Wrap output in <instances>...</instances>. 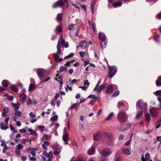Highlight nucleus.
Listing matches in <instances>:
<instances>
[{
    "instance_id": "obj_27",
    "label": "nucleus",
    "mask_w": 161,
    "mask_h": 161,
    "mask_svg": "<svg viewBox=\"0 0 161 161\" xmlns=\"http://www.w3.org/2000/svg\"><path fill=\"white\" fill-rule=\"evenodd\" d=\"M62 14L61 13H58L57 16V19L58 22H59L62 20Z\"/></svg>"
},
{
    "instance_id": "obj_3",
    "label": "nucleus",
    "mask_w": 161,
    "mask_h": 161,
    "mask_svg": "<svg viewBox=\"0 0 161 161\" xmlns=\"http://www.w3.org/2000/svg\"><path fill=\"white\" fill-rule=\"evenodd\" d=\"M136 105L139 108L142 110H147V104L143 102V100L141 99L138 101L136 103Z\"/></svg>"
},
{
    "instance_id": "obj_43",
    "label": "nucleus",
    "mask_w": 161,
    "mask_h": 161,
    "mask_svg": "<svg viewBox=\"0 0 161 161\" xmlns=\"http://www.w3.org/2000/svg\"><path fill=\"white\" fill-rule=\"evenodd\" d=\"M153 94L156 96L159 95L161 96V90L156 91L155 92L153 93Z\"/></svg>"
},
{
    "instance_id": "obj_47",
    "label": "nucleus",
    "mask_w": 161,
    "mask_h": 161,
    "mask_svg": "<svg viewBox=\"0 0 161 161\" xmlns=\"http://www.w3.org/2000/svg\"><path fill=\"white\" fill-rule=\"evenodd\" d=\"M79 103H74L71 106V108L72 109H73L75 108L77 106L79 105Z\"/></svg>"
},
{
    "instance_id": "obj_48",
    "label": "nucleus",
    "mask_w": 161,
    "mask_h": 161,
    "mask_svg": "<svg viewBox=\"0 0 161 161\" xmlns=\"http://www.w3.org/2000/svg\"><path fill=\"white\" fill-rule=\"evenodd\" d=\"M74 55V53H71L70 54H69V55H67V56H66L64 58V59H67L68 58H71V57H73Z\"/></svg>"
},
{
    "instance_id": "obj_51",
    "label": "nucleus",
    "mask_w": 161,
    "mask_h": 161,
    "mask_svg": "<svg viewBox=\"0 0 161 161\" xmlns=\"http://www.w3.org/2000/svg\"><path fill=\"white\" fill-rule=\"evenodd\" d=\"M15 152L17 155L19 156H20V150L16 148L15 149Z\"/></svg>"
},
{
    "instance_id": "obj_31",
    "label": "nucleus",
    "mask_w": 161,
    "mask_h": 161,
    "mask_svg": "<svg viewBox=\"0 0 161 161\" xmlns=\"http://www.w3.org/2000/svg\"><path fill=\"white\" fill-rule=\"evenodd\" d=\"M11 88L12 91L15 92H18V89L14 85H12L11 86Z\"/></svg>"
},
{
    "instance_id": "obj_59",
    "label": "nucleus",
    "mask_w": 161,
    "mask_h": 161,
    "mask_svg": "<svg viewBox=\"0 0 161 161\" xmlns=\"http://www.w3.org/2000/svg\"><path fill=\"white\" fill-rule=\"evenodd\" d=\"M0 142L2 143L1 144V146H4V144H6L5 143V141L4 140H2V139L0 141Z\"/></svg>"
},
{
    "instance_id": "obj_60",
    "label": "nucleus",
    "mask_w": 161,
    "mask_h": 161,
    "mask_svg": "<svg viewBox=\"0 0 161 161\" xmlns=\"http://www.w3.org/2000/svg\"><path fill=\"white\" fill-rule=\"evenodd\" d=\"M156 18L158 19H161V12L157 14L156 16Z\"/></svg>"
},
{
    "instance_id": "obj_52",
    "label": "nucleus",
    "mask_w": 161,
    "mask_h": 161,
    "mask_svg": "<svg viewBox=\"0 0 161 161\" xmlns=\"http://www.w3.org/2000/svg\"><path fill=\"white\" fill-rule=\"evenodd\" d=\"M156 84L158 86H161V81H160L157 80L156 81Z\"/></svg>"
},
{
    "instance_id": "obj_19",
    "label": "nucleus",
    "mask_w": 161,
    "mask_h": 161,
    "mask_svg": "<svg viewBox=\"0 0 161 161\" xmlns=\"http://www.w3.org/2000/svg\"><path fill=\"white\" fill-rule=\"evenodd\" d=\"M107 39H105V40H102L100 42V45L101 48L102 49L105 48L107 45Z\"/></svg>"
},
{
    "instance_id": "obj_56",
    "label": "nucleus",
    "mask_w": 161,
    "mask_h": 161,
    "mask_svg": "<svg viewBox=\"0 0 161 161\" xmlns=\"http://www.w3.org/2000/svg\"><path fill=\"white\" fill-rule=\"evenodd\" d=\"M38 127L39 130H41L42 132L44 130V128L45 126H38Z\"/></svg>"
},
{
    "instance_id": "obj_64",
    "label": "nucleus",
    "mask_w": 161,
    "mask_h": 161,
    "mask_svg": "<svg viewBox=\"0 0 161 161\" xmlns=\"http://www.w3.org/2000/svg\"><path fill=\"white\" fill-rule=\"evenodd\" d=\"M8 100L10 101H12L14 99L13 96H9L8 97Z\"/></svg>"
},
{
    "instance_id": "obj_35",
    "label": "nucleus",
    "mask_w": 161,
    "mask_h": 161,
    "mask_svg": "<svg viewBox=\"0 0 161 161\" xmlns=\"http://www.w3.org/2000/svg\"><path fill=\"white\" fill-rule=\"evenodd\" d=\"M56 80L59 82L61 86L63 85V82L62 81V78L61 77L58 76L57 78H56Z\"/></svg>"
},
{
    "instance_id": "obj_18",
    "label": "nucleus",
    "mask_w": 161,
    "mask_h": 161,
    "mask_svg": "<svg viewBox=\"0 0 161 161\" xmlns=\"http://www.w3.org/2000/svg\"><path fill=\"white\" fill-rule=\"evenodd\" d=\"M68 67L67 66H61L57 73H60L66 71Z\"/></svg>"
},
{
    "instance_id": "obj_2",
    "label": "nucleus",
    "mask_w": 161,
    "mask_h": 161,
    "mask_svg": "<svg viewBox=\"0 0 161 161\" xmlns=\"http://www.w3.org/2000/svg\"><path fill=\"white\" fill-rule=\"evenodd\" d=\"M117 70L116 66H113L110 67L109 69V77L110 78H112L116 74Z\"/></svg>"
},
{
    "instance_id": "obj_36",
    "label": "nucleus",
    "mask_w": 161,
    "mask_h": 161,
    "mask_svg": "<svg viewBox=\"0 0 161 161\" xmlns=\"http://www.w3.org/2000/svg\"><path fill=\"white\" fill-rule=\"evenodd\" d=\"M114 113L113 112H111L108 115L106 119H105L106 120H108L110 119L114 115Z\"/></svg>"
},
{
    "instance_id": "obj_10",
    "label": "nucleus",
    "mask_w": 161,
    "mask_h": 161,
    "mask_svg": "<svg viewBox=\"0 0 161 161\" xmlns=\"http://www.w3.org/2000/svg\"><path fill=\"white\" fill-rule=\"evenodd\" d=\"M61 41V45L64 46L65 48L68 47H69L68 43L67 42H65V40L63 39V36H61L60 37L59 41Z\"/></svg>"
},
{
    "instance_id": "obj_26",
    "label": "nucleus",
    "mask_w": 161,
    "mask_h": 161,
    "mask_svg": "<svg viewBox=\"0 0 161 161\" xmlns=\"http://www.w3.org/2000/svg\"><path fill=\"white\" fill-rule=\"evenodd\" d=\"M145 117L146 120L148 122V124H149L150 120V116L148 113H147L145 115Z\"/></svg>"
},
{
    "instance_id": "obj_20",
    "label": "nucleus",
    "mask_w": 161,
    "mask_h": 161,
    "mask_svg": "<svg viewBox=\"0 0 161 161\" xmlns=\"http://www.w3.org/2000/svg\"><path fill=\"white\" fill-rule=\"evenodd\" d=\"M50 145L49 143L47 141H44L42 145V147L43 149L47 150V146Z\"/></svg>"
},
{
    "instance_id": "obj_50",
    "label": "nucleus",
    "mask_w": 161,
    "mask_h": 161,
    "mask_svg": "<svg viewBox=\"0 0 161 161\" xmlns=\"http://www.w3.org/2000/svg\"><path fill=\"white\" fill-rule=\"evenodd\" d=\"M29 115L30 117L31 118H35L36 116V114H34V113L33 112H31L29 113Z\"/></svg>"
},
{
    "instance_id": "obj_32",
    "label": "nucleus",
    "mask_w": 161,
    "mask_h": 161,
    "mask_svg": "<svg viewBox=\"0 0 161 161\" xmlns=\"http://www.w3.org/2000/svg\"><path fill=\"white\" fill-rule=\"evenodd\" d=\"M26 95L24 93H22L20 96L19 97L20 98V100L21 101H24L26 97Z\"/></svg>"
},
{
    "instance_id": "obj_7",
    "label": "nucleus",
    "mask_w": 161,
    "mask_h": 161,
    "mask_svg": "<svg viewBox=\"0 0 161 161\" xmlns=\"http://www.w3.org/2000/svg\"><path fill=\"white\" fill-rule=\"evenodd\" d=\"M111 153V151L108 148H104L102 151L101 155L106 156H109Z\"/></svg>"
},
{
    "instance_id": "obj_61",
    "label": "nucleus",
    "mask_w": 161,
    "mask_h": 161,
    "mask_svg": "<svg viewBox=\"0 0 161 161\" xmlns=\"http://www.w3.org/2000/svg\"><path fill=\"white\" fill-rule=\"evenodd\" d=\"M29 142V140L27 139H23L21 141V142L23 144H25L26 142Z\"/></svg>"
},
{
    "instance_id": "obj_15",
    "label": "nucleus",
    "mask_w": 161,
    "mask_h": 161,
    "mask_svg": "<svg viewBox=\"0 0 161 161\" xmlns=\"http://www.w3.org/2000/svg\"><path fill=\"white\" fill-rule=\"evenodd\" d=\"M62 138L63 141L64 142V144L65 145L68 144V134H64L62 136Z\"/></svg>"
},
{
    "instance_id": "obj_39",
    "label": "nucleus",
    "mask_w": 161,
    "mask_h": 161,
    "mask_svg": "<svg viewBox=\"0 0 161 161\" xmlns=\"http://www.w3.org/2000/svg\"><path fill=\"white\" fill-rule=\"evenodd\" d=\"M27 105L29 106L30 105H31L33 104V102L32 101L31 98H29L26 102Z\"/></svg>"
},
{
    "instance_id": "obj_55",
    "label": "nucleus",
    "mask_w": 161,
    "mask_h": 161,
    "mask_svg": "<svg viewBox=\"0 0 161 161\" xmlns=\"http://www.w3.org/2000/svg\"><path fill=\"white\" fill-rule=\"evenodd\" d=\"M159 35H158L155 36L154 38V40L156 42H159Z\"/></svg>"
},
{
    "instance_id": "obj_16",
    "label": "nucleus",
    "mask_w": 161,
    "mask_h": 161,
    "mask_svg": "<svg viewBox=\"0 0 161 161\" xmlns=\"http://www.w3.org/2000/svg\"><path fill=\"white\" fill-rule=\"evenodd\" d=\"M95 151V148L94 146H92L87 151V153L88 155H91L93 154Z\"/></svg>"
},
{
    "instance_id": "obj_34",
    "label": "nucleus",
    "mask_w": 161,
    "mask_h": 161,
    "mask_svg": "<svg viewBox=\"0 0 161 161\" xmlns=\"http://www.w3.org/2000/svg\"><path fill=\"white\" fill-rule=\"evenodd\" d=\"M55 31L57 32L61 33L62 31V29L61 26H57L55 29Z\"/></svg>"
},
{
    "instance_id": "obj_58",
    "label": "nucleus",
    "mask_w": 161,
    "mask_h": 161,
    "mask_svg": "<svg viewBox=\"0 0 161 161\" xmlns=\"http://www.w3.org/2000/svg\"><path fill=\"white\" fill-rule=\"evenodd\" d=\"M26 129H27V127H26L25 128H23L19 130V131L20 132L25 133L26 132Z\"/></svg>"
},
{
    "instance_id": "obj_11",
    "label": "nucleus",
    "mask_w": 161,
    "mask_h": 161,
    "mask_svg": "<svg viewBox=\"0 0 161 161\" xmlns=\"http://www.w3.org/2000/svg\"><path fill=\"white\" fill-rule=\"evenodd\" d=\"M101 133L100 132H98L93 135V140L96 141L99 140L101 138Z\"/></svg>"
},
{
    "instance_id": "obj_33",
    "label": "nucleus",
    "mask_w": 161,
    "mask_h": 161,
    "mask_svg": "<svg viewBox=\"0 0 161 161\" xmlns=\"http://www.w3.org/2000/svg\"><path fill=\"white\" fill-rule=\"evenodd\" d=\"M48 155V159L47 161H51V159L53 158V155L52 151H50Z\"/></svg>"
},
{
    "instance_id": "obj_49",
    "label": "nucleus",
    "mask_w": 161,
    "mask_h": 161,
    "mask_svg": "<svg viewBox=\"0 0 161 161\" xmlns=\"http://www.w3.org/2000/svg\"><path fill=\"white\" fill-rule=\"evenodd\" d=\"M4 148L3 150V153H6V150L8 149V147L6 144H4V146H3Z\"/></svg>"
},
{
    "instance_id": "obj_54",
    "label": "nucleus",
    "mask_w": 161,
    "mask_h": 161,
    "mask_svg": "<svg viewBox=\"0 0 161 161\" xmlns=\"http://www.w3.org/2000/svg\"><path fill=\"white\" fill-rule=\"evenodd\" d=\"M9 117H8L7 118H6L4 120V123L5 125H7L8 123V121L9 119Z\"/></svg>"
},
{
    "instance_id": "obj_24",
    "label": "nucleus",
    "mask_w": 161,
    "mask_h": 161,
    "mask_svg": "<svg viewBox=\"0 0 161 161\" xmlns=\"http://www.w3.org/2000/svg\"><path fill=\"white\" fill-rule=\"evenodd\" d=\"M123 152L125 154L130 155L131 153V151L130 149L125 148L123 149Z\"/></svg>"
},
{
    "instance_id": "obj_29",
    "label": "nucleus",
    "mask_w": 161,
    "mask_h": 161,
    "mask_svg": "<svg viewBox=\"0 0 161 161\" xmlns=\"http://www.w3.org/2000/svg\"><path fill=\"white\" fill-rule=\"evenodd\" d=\"M13 106L14 108V110H18L20 106V104L18 102L17 103H12Z\"/></svg>"
},
{
    "instance_id": "obj_4",
    "label": "nucleus",
    "mask_w": 161,
    "mask_h": 161,
    "mask_svg": "<svg viewBox=\"0 0 161 161\" xmlns=\"http://www.w3.org/2000/svg\"><path fill=\"white\" fill-rule=\"evenodd\" d=\"M158 108L153 107L150 110V112L152 117H155L158 115Z\"/></svg>"
},
{
    "instance_id": "obj_5",
    "label": "nucleus",
    "mask_w": 161,
    "mask_h": 161,
    "mask_svg": "<svg viewBox=\"0 0 161 161\" xmlns=\"http://www.w3.org/2000/svg\"><path fill=\"white\" fill-rule=\"evenodd\" d=\"M105 87V86L104 84H101L100 85L96 86L94 87L93 91H96L97 93H100L101 92L102 90L104 89Z\"/></svg>"
},
{
    "instance_id": "obj_17",
    "label": "nucleus",
    "mask_w": 161,
    "mask_h": 161,
    "mask_svg": "<svg viewBox=\"0 0 161 161\" xmlns=\"http://www.w3.org/2000/svg\"><path fill=\"white\" fill-rule=\"evenodd\" d=\"M98 36L100 40L102 41L105 40V39H107L105 34L103 33L99 32L98 34Z\"/></svg>"
},
{
    "instance_id": "obj_6",
    "label": "nucleus",
    "mask_w": 161,
    "mask_h": 161,
    "mask_svg": "<svg viewBox=\"0 0 161 161\" xmlns=\"http://www.w3.org/2000/svg\"><path fill=\"white\" fill-rule=\"evenodd\" d=\"M87 98H91L92 99L90 102V103H95L99 99H100V97H97L96 95H89Z\"/></svg>"
},
{
    "instance_id": "obj_28",
    "label": "nucleus",
    "mask_w": 161,
    "mask_h": 161,
    "mask_svg": "<svg viewBox=\"0 0 161 161\" xmlns=\"http://www.w3.org/2000/svg\"><path fill=\"white\" fill-rule=\"evenodd\" d=\"M60 41H58L57 46V53L59 54H61V49L60 48Z\"/></svg>"
},
{
    "instance_id": "obj_23",
    "label": "nucleus",
    "mask_w": 161,
    "mask_h": 161,
    "mask_svg": "<svg viewBox=\"0 0 161 161\" xmlns=\"http://www.w3.org/2000/svg\"><path fill=\"white\" fill-rule=\"evenodd\" d=\"M2 84L5 87H7L8 86V82L7 80H4L2 81Z\"/></svg>"
},
{
    "instance_id": "obj_62",
    "label": "nucleus",
    "mask_w": 161,
    "mask_h": 161,
    "mask_svg": "<svg viewBox=\"0 0 161 161\" xmlns=\"http://www.w3.org/2000/svg\"><path fill=\"white\" fill-rule=\"evenodd\" d=\"M79 53L81 58H83L85 54V52H83L82 51L80 52Z\"/></svg>"
},
{
    "instance_id": "obj_41",
    "label": "nucleus",
    "mask_w": 161,
    "mask_h": 161,
    "mask_svg": "<svg viewBox=\"0 0 161 161\" xmlns=\"http://www.w3.org/2000/svg\"><path fill=\"white\" fill-rule=\"evenodd\" d=\"M59 56L58 55L57 53H54L53 54V57L55 61L56 62H57L58 61V58Z\"/></svg>"
},
{
    "instance_id": "obj_12",
    "label": "nucleus",
    "mask_w": 161,
    "mask_h": 161,
    "mask_svg": "<svg viewBox=\"0 0 161 161\" xmlns=\"http://www.w3.org/2000/svg\"><path fill=\"white\" fill-rule=\"evenodd\" d=\"M87 45V42L85 40L81 41L80 42V47L82 49L86 48Z\"/></svg>"
},
{
    "instance_id": "obj_1",
    "label": "nucleus",
    "mask_w": 161,
    "mask_h": 161,
    "mask_svg": "<svg viewBox=\"0 0 161 161\" xmlns=\"http://www.w3.org/2000/svg\"><path fill=\"white\" fill-rule=\"evenodd\" d=\"M128 118V115L123 112H119L117 114V118L121 122H126Z\"/></svg>"
},
{
    "instance_id": "obj_46",
    "label": "nucleus",
    "mask_w": 161,
    "mask_h": 161,
    "mask_svg": "<svg viewBox=\"0 0 161 161\" xmlns=\"http://www.w3.org/2000/svg\"><path fill=\"white\" fill-rule=\"evenodd\" d=\"M119 93V90H117L114 93L113 95H112V96L113 97H115L117 96Z\"/></svg>"
},
{
    "instance_id": "obj_22",
    "label": "nucleus",
    "mask_w": 161,
    "mask_h": 161,
    "mask_svg": "<svg viewBox=\"0 0 161 161\" xmlns=\"http://www.w3.org/2000/svg\"><path fill=\"white\" fill-rule=\"evenodd\" d=\"M0 128L2 130H6L8 128V127L7 125H4L3 122H2L0 124Z\"/></svg>"
},
{
    "instance_id": "obj_21",
    "label": "nucleus",
    "mask_w": 161,
    "mask_h": 161,
    "mask_svg": "<svg viewBox=\"0 0 161 161\" xmlns=\"http://www.w3.org/2000/svg\"><path fill=\"white\" fill-rule=\"evenodd\" d=\"M122 5V3L120 1H119L114 3L112 4V6L114 8H116L118 7L121 6Z\"/></svg>"
},
{
    "instance_id": "obj_13",
    "label": "nucleus",
    "mask_w": 161,
    "mask_h": 161,
    "mask_svg": "<svg viewBox=\"0 0 161 161\" xmlns=\"http://www.w3.org/2000/svg\"><path fill=\"white\" fill-rule=\"evenodd\" d=\"M113 86L110 85L108 86L106 90V94H109L113 92Z\"/></svg>"
},
{
    "instance_id": "obj_44",
    "label": "nucleus",
    "mask_w": 161,
    "mask_h": 161,
    "mask_svg": "<svg viewBox=\"0 0 161 161\" xmlns=\"http://www.w3.org/2000/svg\"><path fill=\"white\" fill-rule=\"evenodd\" d=\"M92 28L93 31L95 32V33H97V31H96V28H95V27H96V24H95V22H93L92 23Z\"/></svg>"
},
{
    "instance_id": "obj_38",
    "label": "nucleus",
    "mask_w": 161,
    "mask_h": 161,
    "mask_svg": "<svg viewBox=\"0 0 161 161\" xmlns=\"http://www.w3.org/2000/svg\"><path fill=\"white\" fill-rule=\"evenodd\" d=\"M15 116H17L19 117H21V113L20 111L18 110H15Z\"/></svg>"
},
{
    "instance_id": "obj_45",
    "label": "nucleus",
    "mask_w": 161,
    "mask_h": 161,
    "mask_svg": "<svg viewBox=\"0 0 161 161\" xmlns=\"http://www.w3.org/2000/svg\"><path fill=\"white\" fill-rule=\"evenodd\" d=\"M96 3V0H92V3L91 5V8H95V6Z\"/></svg>"
},
{
    "instance_id": "obj_30",
    "label": "nucleus",
    "mask_w": 161,
    "mask_h": 161,
    "mask_svg": "<svg viewBox=\"0 0 161 161\" xmlns=\"http://www.w3.org/2000/svg\"><path fill=\"white\" fill-rule=\"evenodd\" d=\"M143 110H142L141 111H138L136 114V115L135 117V118L136 119H138L139 118H140L141 116L143 114Z\"/></svg>"
},
{
    "instance_id": "obj_63",
    "label": "nucleus",
    "mask_w": 161,
    "mask_h": 161,
    "mask_svg": "<svg viewBox=\"0 0 161 161\" xmlns=\"http://www.w3.org/2000/svg\"><path fill=\"white\" fill-rule=\"evenodd\" d=\"M81 8H83L85 11L86 12L87 11V8L85 5L83 4L81 6Z\"/></svg>"
},
{
    "instance_id": "obj_53",
    "label": "nucleus",
    "mask_w": 161,
    "mask_h": 161,
    "mask_svg": "<svg viewBox=\"0 0 161 161\" xmlns=\"http://www.w3.org/2000/svg\"><path fill=\"white\" fill-rule=\"evenodd\" d=\"M124 106V103L121 102H119L118 103V106L119 108H120L122 107H123Z\"/></svg>"
},
{
    "instance_id": "obj_25",
    "label": "nucleus",
    "mask_w": 161,
    "mask_h": 161,
    "mask_svg": "<svg viewBox=\"0 0 161 161\" xmlns=\"http://www.w3.org/2000/svg\"><path fill=\"white\" fill-rule=\"evenodd\" d=\"M125 125L127 127L126 128L123 129L122 128V127H121L120 128L119 130L121 131H125L129 129L131 127V125L130 124H126Z\"/></svg>"
},
{
    "instance_id": "obj_57",
    "label": "nucleus",
    "mask_w": 161,
    "mask_h": 161,
    "mask_svg": "<svg viewBox=\"0 0 161 161\" xmlns=\"http://www.w3.org/2000/svg\"><path fill=\"white\" fill-rule=\"evenodd\" d=\"M8 108L7 107H5L3 110V112L8 113Z\"/></svg>"
},
{
    "instance_id": "obj_42",
    "label": "nucleus",
    "mask_w": 161,
    "mask_h": 161,
    "mask_svg": "<svg viewBox=\"0 0 161 161\" xmlns=\"http://www.w3.org/2000/svg\"><path fill=\"white\" fill-rule=\"evenodd\" d=\"M24 147L21 144H19L16 146L17 149L20 150L22 149Z\"/></svg>"
},
{
    "instance_id": "obj_14",
    "label": "nucleus",
    "mask_w": 161,
    "mask_h": 161,
    "mask_svg": "<svg viewBox=\"0 0 161 161\" xmlns=\"http://www.w3.org/2000/svg\"><path fill=\"white\" fill-rule=\"evenodd\" d=\"M103 135L104 137H107L110 139H112L113 138L112 134L109 132H104Z\"/></svg>"
},
{
    "instance_id": "obj_40",
    "label": "nucleus",
    "mask_w": 161,
    "mask_h": 161,
    "mask_svg": "<svg viewBox=\"0 0 161 161\" xmlns=\"http://www.w3.org/2000/svg\"><path fill=\"white\" fill-rule=\"evenodd\" d=\"M58 118V116L57 115H55L52 117L50 119V120L51 121H54L57 120Z\"/></svg>"
},
{
    "instance_id": "obj_9",
    "label": "nucleus",
    "mask_w": 161,
    "mask_h": 161,
    "mask_svg": "<svg viewBox=\"0 0 161 161\" xmlns=\"http://www.w3.org/2000/svg\"><path fill=\"white\" fill-rule=\"evenodd\" d=\"M64 4V3L63 0H59L57 2L53 4V8H56L58 7H61L63 6Z\"/></svg>"
},
{
    "instance_id": "obj_8",
    "label": "nucleus",
    "mask_w": 161,
    "mask_h": 161,
    "mask_svg": "<svg viewBox=\"0 0 161 161\" xmlns=\"http://www.w3.org/2000/svg\"><path fill=\"white\" fill-rule=\"evenodd\" d=\"M45 70L42 69H39L37 70V74L39 78L42 77L45 73Z\"/></svg>"
},
{
    "instance_id": "obj_37",
    "label": "nucleus",
    "mask_w": 161,
    "mask_h": 161,
    "mask_svg": "<svg viewBox=\"0 0 161 161\" xmlns=\"http://www.w3.org/2000/svg\"><path fill=\"white\" fill-rule=\"evenodd\" d=\"M35 87V85L34 84H31L29 86V88L28 89L29 91H30L33 90L34 89Z\"/></svg>"
}]
</instances>
